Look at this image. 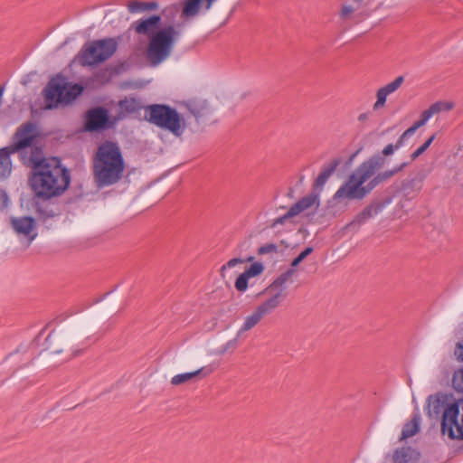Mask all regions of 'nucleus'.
<instances>
[{
    "instance_id": "obj_33",
    "label": "nucleus",
    "mask_w": 463,
    "mask_h": 463,
    "mask_svg": "<svg viewBox=\"0 0 463 463\" xmlns=\"http://www.w3.org/2000/svg\"><path fill=\"white\" fill-rule=\"evenodd\" d=\"M263 269H264V267H263V265L260 262H255V263L251 264L244 271V273L249 278H253V277H256V276L260 275V273H262Z\"/></svg>"
},
{
    "instance_id": "obj_25",
    "label": "nucleus",
    "mask_w": 463,
    "mask_h": 463,
    "mask_svg": "<svg viewBox=\"0 0 463 463\" xmlns=\"http://www.w3.org/2000/svg\"><path fill=\"white\" fill-rule=\"evenodd\" d=\"M420 413L415 412L411 420L404 424L399 440L402 441L408 438L416 435L420 431Z\"/></svg>"
},
{
    "instance_id": "obj_18",
    "label": "nucleus",
    "mask_w": 463,
    "mask_h": 463,
    "mask_svg": "<svg viewBox=\"0 0 463 463\" xmlns=\"http://www.w3.org/2000/svg\"><path fill=\"white\" fill-rule=\"evenodd\" d=\"M391 458L392 463H419L420 453L410 446L397 448L392 454L386 456Z\"/></svg>"
},
{
    "instance_id": "obj_1",
    "label": "nucleus",
    "mask_w": 463,
    "mask_h": 463,
    "mask_svg": "<svg viewBox=\"0 0 463 463\" xmlns=\"http://www.w3.org/2000/svg\"><path fill=\"white\" fill-rule=\"evenodd\" d=\"M386 163L385 157L379 154L373 155L364 161L348 177L334 194V200L342 199H364L380 184L391 179L394 175L402 171L407 163L395 166L392 170L376 172Z\"/></svg>"
},
{
    "instance_id": "obj_26",
    "label": "nucleus",
    "mask_w": 463,
    "mask_h": 463,
    "mask_svg": "<svg viewBox=\"0 0 463 463\" xmlns=\"http://www.w3.org/2000/svg\"><path fill=\"white\" fill-rule=\"evenodd\" d=\"M182 12V4L180 2L170 4L161 11V19L164 18L168 24H174L176 16Z\"/></svg>"
},
{
    "instance_id": "obj_45",
    "label": "nucleus",
    "mask_w": 463,
    "mask_h": 463,
    "mask_svg": "<svg viewBox=\"0 0 463 463\" xmlns=\"http://www.w3.org/2000/svg\"><path fill=\"white\" fill-rule=\"evenodd\" d=\"M416 127L412 125L402 134V137L406 140L409 137L412 136L416 132Z\"/></svg>"
},
{
    "instance_id": "obj_31",
    "label": "nucleus",
    "mask_w": 463,
    "mask_h": 463,
    "mask_svg": "<svg viewBox=\"0 0 463 463\" xmlns=\"http://www.w3.org/2000/svg\"><path fill=\"white\" fill-rule=\"evenodd\" d=\"M436 137V134L431 135L420 147H418L411 155V161H414L417 159L420 155H422L431 145L433 140Z\"/></svg>"
},
{
    "instance_id": "obj_51",
    "label": "nucleus",
    "mask_w": 463,
    "mask_h": 463,
    "mask_svg": "<svg viewBox=\"0 0 463 463\" xmlns=\"http://www.w3.org/2000/svg\"><path fill=\"white\" fill-rule=\"evenodd\" d=\"M253 259H254V258L250 256V257H249L246 260H247V261H251V260H253Z\"/></svg>"
},
{
    "instance_id": "obj_46",
    "label": "nucleus",
    "mask_w": 463,
    "mask_h": 463,
    "mask_svg": "<svg viewBox=\"0 0 463 463\" xmlns=\"http://www.w3.org/2000/svg\"><path fill=\"white\" fill-rule=\"evenodd\" d=\"M416 127L412 125L402 134V137L406 140L409 137L412 136L416 132Z\"/></svg>"
},
{
    "instance_id": "obj_10",
    "label": "nucleus",
    "mask_w": 463,
    "mask_h": 463,
    "mask_svg": "<svg viewBox=\"0 0 463 463\" xmlns=\"http://www.w3.org/2000/svg\"><path fill=\"white\" fill-rule=\"evenodd\" d=\"M339 18L343 23L356 24L370 15L364 0H348L341 5Z\"/></svg>"
},
{
    "instance_id": "obj_22",
    "label": "nucleus",
    "mask_w": 463,
    "mask_h": 463,
    "mask_svg": "<svg viewBox=\"0 0 463 463\" xmlns=\"http://www.w3.org/2000/svg\"><path fill=\"white\" fill-rule=\"evenodd\" d=\"M422 189V179L412 178L405 180L402 184V192L405 198L411 200L418 196Z\"/></svg>"
},
{
    "instance_id": "obj_16",
    "label": "nucleus",
    "mask_w": 463,
    "mask_h": 463,
    "mask_svg": "<svg viewBox=\"0 0 463 463\" xmlns=\"http://www.w3.org/2000/svg\"><path fill=\"white\" fill-rule=\"evenodd\" d=\"M10 223L14 231L20 235L28 238L30 241H33L37 232H35V219L31 216L11 217Z\"/></svg>"
},
{
    "instance_id": "obj_48",
    "label": "nucleus",
    "mask_w": 463,
    "mask_h": 463,
    "mask_svg": "<svg viewBox=\"0 0 463 463\" xmlns=\"http://www.w3.org/2000/svg\"><path fill=\"white\" fill-rule=\"evenodd\" d=\"M427 123V121L424 120L421 117H420V119L414 122L412 125L416 127V128H420V127L424 126Z\"/></svg>"
},
{
    "instance_id": "obj_15",
    "label": "nucleus",
    "mask_w": 463,
    "mask_h": 463,
    "mask_svg": "<svg viewBox=\"0 0 463 463\" xmlns=\"http://www.w3.org/2000/svg\"><path fill=\"white\" fill-rule=\"evenodd\" d=\"M184 108L194 117L198 124L204 123L212 115L213 109L206 99L193 98L183 102Z\"/></svg>"
},
{
    "instance_id": "obj_29",
    "label": "nucleus",
    "mask_w": 463,
    "mask_h": 463,
    "mask_svg": "<svg viewBox=\"0 0 463 463\" xmlns=\"http://www.w3.org/2000/svg\"><path fill=\"white\" fill-rule=\"evenodd\" d=\"M83 91V87L80 84L69 85L67 83L66 90L64 91L63 103H70L76 99Z\"/></svg>"
},
{
    "instance_id": "obj_17",
    "label": "nucleus",
    "mask_w": 463,
    "mask_h": 463,
    "mask_svg": "<svg viewBox=\"0 0 463 463\" xmlns=\"http://www.w3.org/2000/svg\"><path fill=\"white\" fill-rule=\"evenodd\" d=\"M389 203V200L371 203L362 212H360L354 216V220L348 224V226H352L354 224H364L372 217L379 214Z\"/></svg>"
},
{
    "instance_id": "obj_3",
    "label": "nucleus",
    "mask_w": 463,
    "mask_h": 463,
    "mask_svg": "<svg viewBox=\"0 0 463 463\" xmlns=\"http://www.w3.org/2000/svg\"><path fill=\"white\" fill-rule=\"evenodd\" d=\"M179 27L180 24H166L161 27V16L152 14L133 22L129 29L147 37L146 57L153 66H156L170 56L175 42L180 37Z\"/></svg>"
},
{
    "instance_id": "obj_19",
    "label": "nucleus",
    "mask_w": 463,
    "mask_h": 463,
    "mask_svg": "<svg viewBox=\"0 0 463 463\" xmlns=\"http://www.w3.org/2000/svg\"><path fill=\"white\" fill-rule=\"evenodd\" d=\"M446 401L447 396L440 392L430 395L427 399V415L430 418H438L447 408V406L445 407Z\"/></svg>"
},
{
    "instance_id": "obj_27",
    "label": "nucleus",
    "mask_w": 463,
    "mask_h": 463,
    "mask_svg": "<svg viewBox=\"0 0 463 463\" xmlns=\"http://www.w3.org/2000/svg\"><path fill=\"white\" fill-rule=\"evenodd\" d=\"M120 109L127 114L137 113L141 109L145 110V107L142 103L135 98H125L118 102Z\"/></svg>"
},
{
    "instance_id": "obj_40",
    "label": "nucleus",
    "mask_w": 463,
    "mask_h": 463,
    "mask_svg": "<svg viewBox=\"0 0 463 463\" xmlns=\"http://www.w3.org/2000/svg\"><path fill=\"white\" fill-rule=\"evenodd\" d=\"M238 338H239V337H237V336H236L235 338H233V339H232V340L228 341V342H227V343H226V344L222 347V349L220 350V352H219V353H220L221 354H224L228 349H230V348H235V347H236V345H237V339H238Z\"/></svg>"
},
{
    "instance_id": "obj_5",
    "label": "nucleus",
    "mask_w": 463,
    "mask_h": 463,
    "mask_svg": "<svg viewBox=\"0 0 463 463\" xmlns=\"http://www.w3.org/2000/svg\"><path fill=\"white\" fill-rule=\"evenodd\" d=\"M144 118L150 124L167 130L175 137H181L186 123L180 113L167 104H151L145 107Z\"/></svg>"
},
{
    "instance_id": "obj_47",
    "label": "nucleus",
    "mask_w": 463,
    "mask_h": 463,
    "mask_svg": "<svg viewBox=\"0 0 463 463\" xmlns=\"http://www.w3.org/2000/svg\"><path fill=\"white\" fill-rule=\"evenodd\" d=\"M8 195L5 190L0 189V203L2 206H6L8 203Z\"/></svg>"
},
{
    "instance_id": "obj_24",
    "label": "nucleus",
    "mask_w": 463,
    "mask_h": 463,
    "mask_svg": "<svg viewBox=\"0 0 463 463\" xmlns=\"http://www.w3.org/2000/svg\"><path fill=\"white\" fill-rule=\"evenodd\" d=\"M212 372L213 370L211 368L203 367L194 372L176 374L171 379V383L173 385H180L182 383H184L188 381L194 379L197 376L202 375V377H205L209 375Z\"/></svg>"
},
{
    "instance_id": "obj_14",
    "label": "nucleus",
    "mask_w": 463,
    "mask_h": 463,
    "mask_svg": "<svg viewBox=\"0 0 463 463\" xmlns=\"http://www.w3.org/2000/svg\"><path fill=\"white\" fill-rule=\"evenodd\" d=\"M317 199V195L309 194L307 196L302 197L300 200H298L296 203H294L287 213L284 215L278 217L274 219L270 224L271 228H275L279 224H285L287 222H288L291 218L294 216L298 215L305 210L310 208L313 206Z\"/></svg>"
},
{
    "instance_id": "obj_6",
    "label": "nucleus",
    "mask_w": 463,
    "mask_h": 463,
    "mask_svg": "<svg viewBox=\"0 0 463 463\" xmlns=\"http://www.w3.org/2000/svg\"><path fill=\"white\" fill-rule=\"evenodd\" d=\"M122 36L94 40L85 43L76 59L81 66H95L111 58L117 52Z\"/></svg>"
},
{
    "instance_id": "obj_38",
    "label": "nucleus",
    "mask_w": 463,
    "mask_h": 463,
    "mask_svg": "<svg viewBox=\"0 0 463 463\" xmlns=\"http://www.w3.org/2000/svg\"><path fill=\"white\" fill-rule=\"evenodd\" d=\"M276 252H278V246L275 243H267V244L260 246L258 249L259 255L276 253Z\"/></svg>"
},
{
    "instance_id": "obj_39",
    "label": "nucleus",
    "mask_w": 463,
    "mask_h": 463,
    "mask_svg": "<svg viewBox=\"0 0 463 463\" xmlns=\"http://www.w3.org/2000/svg\"><path fill=\"white\" fill-rule=\"evenodd\" d=\"M243 262H244V260H243L242 259H241V258H233V259H232V260H230L226 264H224V265L222 267V269H221V273H222V275L223 276V272H224V270H225L227 268L231 269V268H233V267H235L236 265H238V264H241V263H243Z\"/></svg>"
},
{
    "instance_id": "obj_34",
    "label": "nucleus",
    "mask_w": 463,
    "mask_h": 463,
    "mask_svg": "<svg viewBox=\"0 0 463 463\" xmlns=\"http://www.w3.org/2000/svg\"><path fill=\"white\" fill-rule=\"evenodd\" d=\"M430 108H434V114H438L441 111H449L453 109V103L447 101H437L430 105Z\"/></svg>"
},
{
    "instance_id": "obj_43",
    "label": "nucleus",
    "mask_w": 463,
    "mask_h": 463,
    "mask_svg": "<svg viewBox=\"0 0 463 463\" xmlns=\"http://www.w3.org/2000/svg\"><path fill=\"white\" fill-rule=\"evenodd\" d=\"M455 355L458 360L463 362V345L461 343H458L455 348Z\"/></svg>"
},
{
    "instance_id": "obj_37",
    "label": "nucleus",
    "mask_w": 463,
    "mask_h": 463,
    "mask_svg": "<svg viewBox=\"0 0 463 463\" xmlns=\"http://www.w3.org/2000/svg\"><path fill=\"white\" fill-rule=\"evenodd\" d=\"M387 95L379 89L376 92V101L373 106V110H378L385 106Z\"/></svg>"
},
{
    "instance_id": "obj_9",
    "label": "nucleus",
    "mask_w": 463,
    "mask_h": 463,
    "mask_svg": "<svg viewBox=\"0 0 463 463\" xmlns=\"http://www.w3.org/2000/svg\"><path fill=\"white\" fill-rule=\"evenodd\" d=\"M280 293L274 294L271 298L259 305L252 314L246 317L242 326L237 332V337H240L242 333L252 329L264 317L271 314L280 305Z\"/></svg>"
},
{
    "instance_id": "obj_12",
    "label": "nucleus",
    "mask_w": 463,
    "mask_h": 463,
    "mask_svg": "<svg viewBox=\"0 0 463 463\" xmlns=\"http://www.w3.org/2000/svg\"><path fill=\"white\" fill-rule=\"evenodd\" d=\"M33 202L37 218L43 222L61 214L62 209L58 198L40 197L37 193H33Z\"/></svg>"
},
{
    "instance_id": "obj_7",
    "label": "nucleus",
    "mask_w": 463,
    "mask_h": 463,
    "mask_svg": "<svg viewBox=\"0 0 463 463\" xmlns=\"http://www.w3.org/2000/svg\"><path fill=\"white\" fill-rule=\"evenodd\" d=\"M441 432L450 439L463 440V398L447 405L441 419Z\"/></svg>"
},
{
    "instance_id": "obj_50",
    "label": "nucleus",
    "mask_w": 463,
    "mask_h": 463,
    "mask_svg": "<svg viewBox=\"0 0 463 463\" xmlns=\"http://www.w3.org/2000/svg\"><path fill=\"white\" fill-rule=\"evenodd\" d=\"M366 118H367V114H366V113H362V114H360V115H359V117H358V120H359V121H364V120H365Z\"/></svg>"
},
{
    "instance_id": "obj_11",
    "label": "nucleus",
    "mask_w": 463,
    "mask_h": 463,
    "mask_svg": "<svg viewBox=\"0 0 463 463\" xmlns=\"http://www.w3.org/2000/svg\"><path fill=\"white\" fill-rule=\"evenodd\" d=\"M111 126L109 110L104 107L92 108L85 113L83 129L86 132H99Z\"/></svg>"
},
{
    "instance_id": "obj_23",
    "label": "nucleus",
    "mask_w": 463,
    "mask_h": 463,
    "mask_svg": "<svg viewBox=\"0 0 463 463\" xmlns=\"http://www.w3.org/2000/svg\"><path fill=\"white\" fill-rule=\"evenodd\" d=\"M14 154L8 148L5 146L0 148V181L6 179L12 172V161L11 155Z\"/></svg>"
},
{
    "instance_id": "obj_28",
    "label": "nucleus",
    "mask_w": 463,
    "mask_h": 463,
    "mask_svg": "<svg viewBox=\"0 0 463 463\" xmlns=\"http://www.w3.org/2000/svg\"><path fill=\"white\" fill-rule=\"evenodd\" d=\"M158 8V3L156 1L141 2V1H130L128 4V9L130 13L153 11Z\"/></svg>"
},
{
    "instance_id": "obj_36",
    "label": "nucleus",
    "mask_w": 463,
    "mask_h": 463,
    "mask_svg": "<svg viewBox=\"0 0 463 463\" xmlns=\"http://www.w3.org/2000/svg\"><path fill=\"white\" fill-rule=\"evenodd\" d=\"M249 277L243 272L235 281V288L240 292H244L248 288Z\"/></svg>"
},
{
    "instance_id": "obj_8",
    "label": "nucleus",
    "mask_w": 463,
    "mask_h": 463,
    "mask_svg": "<svg viewBox=\"0 0 463 463\" xmlns=\"http://www.w3.org/2000/svg\"><path fill=\"white\" fill-rule=\"evenodd\" d=\"M36 137L37 130L35 124L32 121H27L16 128L12 137V143L7 146L14 154L31 147L32 153L34 152L35 156H40L42 149L33 146Z\"/></svg>"
},
{
    "instance_id": "obj_21",
    "label": "nucleus",
    "mask_w": 463,
    "mask_h": 463,
    "mask_svg": "<svg viewBox=\"0 0 463 463\" xmlns=\"http://www.w3.org/2000/svg\"><path fill=\"white\" fill-rule=\"evenodd\" d=\"M294 269H288L285 272L281 273L276 279L273 280V282L267 287L260 294H266L272 292L273 290L279 289L277 293H280V301L282 300V298L284 297L282 292L285 289L286 283L289 280V279L293 276L295 273Z\"/></svg>"
},
{
    "instance_id": "obj_41",
    "label": "nucleus",
    "mask_w": 463,
    "mask_h": 463,
    "mask_svg": "<svg viewBox=\"0 0 463 463\" xmlns=\"http://www.w3.org/2000/svg\"><path fill=\"white\" fill-rule=\"evenodd\" d=\"M398 148H396V146L395 145H392V144H389L387 145L382 151V156H391L394 153L395 150H397Z\"/></svg>"
},
{
    "instance_id": "obj_42",
    "label": "nucleus",
    "mask_w": 463,
    "mask_h": 463,
    "mask_svg": "<svg viewBox=\"0 0 463 463\" xmlns=\"http://www.w3.org/2000/svg\"><path fill=\"white\" fill-rule=\"evenodd\" d=\"M433 111H434V108H430V106L429 109L422 111V113L420 114V117L422 118H424L425 121H428L433 115H435Z\"/></svg>"
},
{
    "instance_id": "obj_20",
    "label": "nucleus",
    "mask_w": 463,
    "mask_h": 463,
    "mask_svg": "<svg viewBox=\"0 0 463 463\" xmlns=\"http://www.w3.org/2000/svg\"><path fill=\"white\" fill-rule=\"evenodd\" d=\"M341 162L342 159L337 157L333 159L327 165H325L314 182V189L322 188Z\"/></svg>"
},
{
    "instance_id": "obj_44",
    "label": "nucleus",
    "mask_w": 463,
    "mask_h": 463,
    "mask_svg": "<svg viewBox=\"0 0 463 463\" xmlns=\"http://www.w3.org/2000/svg\"><path fill=\"white\" fill-rule=\"evenodd\" d=\"M416 127L412 125L402 134V137L406 140L409 137L412 136L416 132Z\"/></svg>"
},
{
    "instance_id": "obj_2",
    "label": "nucleus",
    "mask_w": 463,
    "mask_h": 463,
    "mask_svg": "<svg viewBox=\"0 0 463 463\" xmlns=\"http://www.w3.org/2000/svg\"><path fill=\"white\" fill-rule=\"evenodd\" d=\"M32 174L29 185L33 193L40 197L59 198L69 188L71 172L56 156H35L34 152L30 156Z\"/></svg>"
},
{
    "instance_id": "obj_30",
    "label": "nucleus",
    "mask_w": 463,
    "mask_h": 463,
    "mask_svg": "<svg viewBox=\"0 0 463 463\" xmlns=\"http://www.w3.org/2000/svg\"><path fill=\"white\" fill-rule=\"evenodd\" d=\"M403 82H404V77L399 76L393 81L380 88V90L383 92V94H386L388 96V95L395 92L402 86V84Z\"/></svg>"
},
{
    "instance_id": "obj_4",
    "label": "nucleus",
    "mask_w": 463,
    "mask_h": 463,
    "mask_svg": "<svg viewBox=\"0 0 463 463\" xmlns=\"http://www.w3.org/2000/svg\"><path fill=\"white\" fill-rule=\"evenodd\" d=\"M125 161L119 146L106 140L101 143L92 156L91 174L99 189L118 184L124 175Z\"/></svg>"
},
{
    "instance_id": "obj_32",
    "label": "nucleus",
    "mask_w": 463,
    "mask_h": 463,
    "mask_svg": "<svg viewBox=\"0 0 463 463\" xmlns=\"http://www.w3.org/2000/svg\"><path fill=\"white\" fill-rule=\"evenodd\" d=\"M452 386L457 392H463V368L455 371L452 378Z\"/></svg>"
},
{
    "instance_id": "obj_49",
    "label": "nucleus",
    "mask_w": 463,
    "mask_h": 463,
    "mask_svg": "<svg viewBox=\"0 0 463 463\" xmlns=\"http://www.w3.org/2000/svg\"><path fill=\"white\" fill-rule=\"evenodd\" d=\"M404 141H405V138H403L401 135L400 137L398 138V140L396 141V144H395L396 148L399 149L401 146H402L404 144Z\"/></svg>"
},
{
    "instance_id": "obj_13",
    "label": "nucleus",
    "mask_w": 463,
    "mask_h": 463,
    "mask_svg": "<svg viewBox=\"0 0 463 463\" xmlns=\"http://www.w3.org/2000/svg\"><path fill=\"white\" fill-rule=\"evenodd\" d=\"M67 87L66 79L62 76H57L48 82L43 90L46 109H53L60 103H63L64 91Z\"/></svg>"
},
{
    "instance_id": "obj_35",
    "label": "nucleus",
    "mask_w": 463,
    "mask_h": 463,
    "mask_svg": "<svg viewBox=\"0 0 463 463\" xmlns=\"http://www.w3.org/2000/svg\"><path fill=\"white\" fill-rule=\"evenodd\" d=\"M313 252L312 247H307L303 251H301L292 261L290 264V269H294L298 266V264L303 261L309 254Z\"/></svg>"
}]
</instances>
